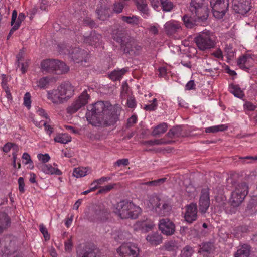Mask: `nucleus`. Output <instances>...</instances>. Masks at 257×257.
Listing matches in <instances>:
<instances>
[{"label":"nucleus","mask_w":257,"mask_h":257,"mask_svg":"<svg viewBox=\"0 0 257 257\" xmlns=\"http://www.w3.org/2000/svg\"><path fill=\"white\" fill-rule=\"evenodd\" d=\"M112 38L120 44L121 51L124 54L135 56L140 54L142 47L139 45L135 39L124 31L116 29L113 31Z\"/></svg>","instance_id":"nucleus-1"},{"label":"nucleus","mask_w":257,"mask_h":257,"mask_svg":"<svg viewBox=\"0 0 257 257\" xmlns=\"http://www.w3.org/2000/svg\"><path fill=\"white\" fill-rule=\"evenodd\" d=\"M142 209L132 201L122 200L116 204L113 212L120 218L137 219L142 212Z\"/></svg>","instance_id":"nucleus-2"},{"label":"nucleus","mask_w":257,"mask_h":257,"mask_svg":"<svg viewBox=\"0 0 257 257\" xmlns=\"http://www.w3.org/2000/svg\"><path fill=\"white\" fill-rule=\"evenodd\" d=\"M112 105L108 101H98L94 105L89 106L86 114L87 120L94 124L95 121L100 119L108 110H111Z\"/></svg>","instance_id":"nucleus-3"},{"label":"nucleus","mask_w":257,"mask_h":257,"mask_svg":"<svg viewBox=\"0 0 257 257\" xmlns=\"http://www.w3.org/2000/svg\"><path fill=\"white\" fill-rule=\"evenodd\" d=\"M189 10L195 20L204 21L208 18L209 10L205 0H191Z\"/></svg>","instance_id":"nucleus-4"},{"label":"nucleus","mask_w":257,"mask_h":257,"mask_svg":"<svg viewBox=\"0 0 257 257\" xmlns=\"http://www.w3.org/2000/svg\"><path fill=\"white\" fill-rule=\"evenodd\" d=\"M248 193V187L244 182L236 185L235 189L231 193L229 203L234 208L238 207L244 201Z\"/></svg>","instance_id":"nucleus-5"},{"label":"nucleus","mask_w":257,"mask_h":257,"mask_svg":"<svg viewBox=\"0 0 257 257\" xmlns=\"http://www.w3.org/2000/svg\"><path fill=\"white\" fill-rule=\"evenodd\" d=\"M195 42L198 48L202 51L214 48L216 44L214 36L209 31L199 33L195 38Z\"/></svg>","instance_id":"nucleus-6"},{"label":"nucleus","mask_w":257,"mask_h":257,"mask_svg":"<svg viewBox=\"0 0 257 257\" xmlns=\"http://www.w3.org/2000/svg\"><path fill=\"white\" fill-rule=\"evenodd\" d=\"M111 110H108L97 123L103 126H108L114 124L119 119L121 109L118 106H112Z\"/></svg>","instance_id":"nucleus-7"},{"label":"nucleus","mask_w":257,"mask_h":257,"mask_svg":"<svg viewBox=\"0 0 257 257\" xmlns=\"http://www.w3.org/2000/svg\"><path fill=\"white\" fill-rule=\"evenodd\" d=\"M210 5L213 16L220 19L223 17L229 7V0H211Z\"/></svg>","instance_id":"nucleus-8"},{"label":"nucleus","mask_w":257,"mask_h":257,"mask_svg":"<svg viewBox=\"0 0 257 257\" xmlns=\"http://www.w3.org/2000/svg\"><path fill=\"white\" fill-rule=\"evenodd\" d=\"M89 95L86 90H84L81 95L67 107V112L69 114H73L79 109L84 107L88 102Z\"/></svg>","instance_id":"nucleus-9"},{"label":"nucleus","mask_w":257,"mask_h":257,"mask_svg":"<svg viewBox=\"0 0 257 257\" xmlns=\"http://www.w3.org/2000/svg\"><path fill=\"white\" fill-rule=\"evenodd\" d=\"M117 252L122 257H138L139 249L135 244L124 243L117 249Z\"/></svg>","instance_id":"nucleus-10"},{"label":"nucleus","mask_w":257,"mask_h":257,"mask_svg":"<svg viewBox=\"0 0 257 257\" xmlns=\"http://www.w3.org/2000/svg\"><path fill=\"white\" fill-rule=\"evenodd\" d=\"M232 9L235 13L244 15L250 10V0H232Z\"/></svg>","instance_id":"nucleus-11"},{"label":"nucleus","mask_w":257,"mask_h":257,"mask_svg":"<svg viewBox=\"0 0 257 257\" xmlns=\"http://www.w3.org/2000/svg\"><path fill=\"white\" fill-rule=\"evenodd\" d=\"M175 224L168 218H163L160 220L159 229L161 232L166 236H171L175 232Z\"/></svg>","instance_id":"nucleus-12"},{"label":"nucleus","mask_w":257,"mask_h":257,"mask_svg":"<svg viewBox=\"0 0 257 257\" xmlns=\"http://www.w3.org/2000/svg\"><path fill=\"white\" fill-rule=\"evenodd\" d=\"M210 206V196L208 188L202 189L199 201V210L202 213H204Z\"/></svg>","instance_id":"nucleus-13"},{"label":"nucleus","mask_w":257,"mask_h":257,"mask_svg":"<svg viewBox=\"0 0 257 257\" xmlns=\"http://www.w3.org/2000/svg\"><path fill=\"white\" fill-rule=\"evenodd\" d=\"M164 30L169 36H173L182 30L181 23L175 20L167 21L164 25Z\"/></svg>","instance_id":"nucleus-14"},{"label":"nucleus","mask_w":257,"mask_h":257,"mask_svg":"<svg viewBox=\"0 0 257 257\" xmlns=\"http://www.w3.org/2000/svg\"><path fill=\"white\" fill-rule=\"evenodd\" d=\"M47 98L55 104H60L66 101L58 87L47 92Z\"/></svg>","instance_id":"nucleus-15"},{"label":"nucleus","mask_w":257,"mask_h":257,"mask_svg":"<svg viewBox=\"0 0 257 257\" xmlns=\"http://www.w3.org/2000/svg\"><path fill=\"white\" fill-rule=\"evenodd\" d=\"M153 227V222L151 219L148 218L139 220L134 225V230L145 232L152 229Z\"/></svg>","instance_id":"nucleus-16"},{"label":"nucleus","mask_w":257,"mask_h":257,"mask_svg":"<svg viewBox=\"0 0 257 257\" xmlns=\"http://www.w3.org/2000/svg\"><path fill=\"white\" fill-rule=\"evenodd\" d=\"M58 88L66 101L74 94V87L69 82L62 83Z\"/></svg>","instance_id":"nucleus-17"},{"label":"nucleus","mask_w":257,"mask_h":257,"mask_svg":"<svg viewBox=\"0 0 257 257\" xmlns=\"http://www.w3.org/2000/svg\"><path fill=\"white\" fill-rule=\"evenodd\" d=\"M197 209L196 204H190L187 206L184 216L185 220L189 223H192L197 219Z\"/></svg>","instance_id":"nucleus-18"},{"label":"nucleus","mask_w":257,"mask_h":257,"mask_svg":"<svg viewBox=\"0 0 257 257\" xmlns=\"http://www.w3.org/2000/svg\"><path fill=\"white\" fill-rule=\"evenodd\" d=\"M87 52L83 49L79 48H74L71 53V58L75 63H80L83 61L86 62Z\"/></svg>","instance_id":"nucleus-19"},{"label":"nucleus","mask_w":257,"mask_h":257,"mask_svg":"<svg viewBox=\"0 0 257 257\" xmlns=\"http://www.w3.org/2000/svg\"><path fill=\"white\" fill-rule=\"evenodd\" d=\"M101 1H104V0H101L100 3H102ZM96 13L98 18L102 21L106 20L110 16L109 7L106 5H102V4L97 7Z\"/></svg>","instance_id":"nucleus-20"},{"label":"nucleus","mask_w":257,"mask_h":257,"mask_svg":"<svg viewBox=\"0 0 257 257\" xmlns=\"http://www.w3.org/2000/svg\"><path fill=\"white\" fill-rule=\"evenodd\" d=\"M38 167L40 170L46 174L60 175L62 172L58 168L53 167L50 164H39Z\"/></svg>","instance_id":"nucleus-21"},{"label":"nucleus","mask_w":257,"mask_h":257,"mask_svg":"<svg viewBox=\"0 0 257 257\" xmlns=\"http://www.w3.org/2000/svg\"><path fill=\"white\" fill-rule=\"evenodd\" d=\"M136 5L138 10L143 18L147 19L150 16V11L145 0H136Z\"/></svg>","instance_id":"nucleus-22"},{"label":"nucleus","mask_w":257,"mask_h":257,"mask_svg":"<svg viewBox=\"0 0 257 257\" xmlns=\"http://www.w3.org/2000/svg\"><path fill=\"white\" fill-rule=\"evenodd\" d=\"M11 219L4 212H0V234L6 231L11 225Z\"/></svg>","instance_id":"nucleus-23"},{"label":"nucleus","mask_w":257,"mask_h":257,"mask_svg":"<svg viewBox=\"0 0 257 257\" xmlns=\"http://www.w3.org/2000/svg\"><path fill=\"white\" fill-rule=\"evenodd\" d=\"M57 60L46 59L42 61L41 67L43 71L52 72L56 70Z\"/></svg>","instance_id":"nucleus-24"},{"label":"nucleus","mask_w":257,"mask_h":257,"mask_svg":"<svg viewBox=\"0 0 257 257\" xmlns=\"http://www.w3.org/2000/svg\"><path fill=\"white\" fill-rule=\"evenodd\" d=\"M251 246L247 244L240 245L234 254V257H248L251 252Z\"/></svg>","instance_id":"nucleus-25"},{"label":"nucleus","mask_w":257,"mask_h":257,"mask_svg":"<svg viewBox=\"0 0 257 257\" xmlns=\"http://www.w3.org/2000/svg\"><path fill=\"white\" fill-rule=\"evenodd\" d=\"M147 241L152 245L156 246L162 242V237L161 234L154 232L149 234L146 238Z\"/></svg>","instance_id":"nucleus-26"},{"label":"nucleus","mask_w":257,"mask_h":257,"mask_svg":"<svg viewBox=\"0 0 257 257\" xmlns=\"http://www.w3.org/2000/svg\"><path fill=\"white\" fill-rule=\"evenodd\" d=\"M101 35L95 31H91L89 36H84V42L90 45H95L101 39Z\"/></svg>","instance_id":"nucleus-27"},{"label":"nucleus","mask_w":257,"mask_h":257,"mask_svg":"<svg viewBox=\"0 0 257 257\" xmlns=\"http://www.w3.org/2000/svg\"><path fill=\"white\" fill-rule=\"evenodd\" d=\"M257 211V198H253L249 201L245 213L246 216L254 215Z\"/></svg>","instance_id":"nucleus-28"},{"label":"nucleus","mask_w":257,"mask_h":257,"mask_svg":"<svg viewBox=\"0 0 257 257\" xmlns=\"http://www.w3.org/2000/svg\"><path fill=\"white\" fill-rule=\"evenodd\" d=\"M77 257H97V250L90 247H85L77 251Z\"/></svg>","instance_id":"nucleus-29"},{"label":"nucleus","mask_w":257,"mask_h":257,"mask_svg":"<svg viewBox=\"0 0 257 257\" xmlns=\"http://www.w3.org/2000/svg\"><path fill=\"white\" fill-rule=\"evenodd\" d=\"M127 70L126 68H122L121 69L114 70L111 72L109 75V77L112 81L119 80L122 78V76L127 72Z\"/></svg>","instance_id":"nucleus-30"},{"label":"nucleus","mask_w":257,"mask_h":257,"mask_svg":"<svg viewBox=\"0 0 257 257\" xmlns=\"http://www.w3.org/2000/svg\"><path fill=\"white\" fill-rule=\"evenodd\" d=\"M98 213L97 211V208L95 209L89 210L85 213L84 218L90 222H98Z\"/></svg>","instance_id":"nucleus-31"},{"label":"nucleus","mask_w":257,"mask_h":257,"mask_svg":"<svg viewBox=\"0 0 257 257\" xmlns=\"http://www.w3.org/2000/svg\"><path fill=\"white\" fill-rule=\"evenodd\" d=\"M168 124L166 123H162L156 126L152 132L153 136H158L164 133L167 130Z\"/></svg>","instance_id":"nucleus-32"},{"label":"nucleus","mask_w":257,"mask_h":257,"mask_svg":"<svg viewBox=\"0 0 257 257\" xmlns=\"http://www.w3.org/2000/svg\"><path fill=\"white\" fill-rule=\"evenodd\" d=\"M249 59V56L246 55L239 57L237 60L238 66H239L241 69L247 71L249 68V65H248Z\"/></svg>","instance_id":"nucleus-33"},{"label":"nucleus","mask_w":257,"mask_h":257,"mask_svg":"<svg viewBox=\"0 0 257 257\" xmlns=\"http://www.w3.org/2000/svg\"><path fill=\"white\" fill-rule=\"evenodd\" d=\"M182 127L180 126H176L169 130L167 136L170 138L178 137L182 136Z\"/></svg>","instance_id":"nucleus-34"},{"label":"nucleus","mask_w":257,"mask_h":257,"mask_svg":"<svg viewBox=\"0 0 257 257\" xmlns=\"http://www.w3.org/2000/svg\"><path fill=\"white\" fill-rule=\"evenodd\" d=\"M121 19L123 21L133 26L138 25L140 23V18L137 16L132 17L123 16L121 17Z\"/></svg>","instance_id":"nucleus-35"},{"label":"nucleus","mask_w":257,"mask_h":257,"mask_svg":"<svg viewBox=\"0 0 257 257\" xmlns=\"http://www.w3.org/2000/svg\"><path fill=\"white\" fill-rule=\"evenodd\" d=\"M57 66L56 70L55 71L57 74H63L67 73L69 70V68L66 64L63 62L57 60Z\"/></svg>","instance_id":"nucleus-36"},{"label":"nucleus","mask_w":257,"mask_h":257,"mask_svg":"<svg viewBox=\"0 0 257 257\" xmlns=\"http://www.w3.org/2000/svg\"><path fill=\"white\" fill-rule=\"evenodd\" d=\"M149 202L150 205L148 204L150 207L156 211V209H158L159 207L160 206V199L156 195H152L149 197Z\"/></svg>","instance_id":"nucleus-37"},{"label":"nucleus","mask_w":257,"mask_h":257,"mask_svg":"<svg viewBox=\"0 0 257 257\" xmlns=\"http://www.w3.org/2000/svg\"><path fill=\"white\" fill-rule=\"evenodd\" d=\"M171 209V207L169 204L164 203L162 204L161 208L159 206L158 209H156V212L160 216H165L167 215Z\"/></svg>","instance_id":"nucleus-38"},{"label":"nucleus","mask_w":257,"mask_h":257,"mask_svg":"<svg viewBox=\"0 0 257 257\" xmlns=\"http://www.w3.org/2000/svg\"><path fill=\"white\" fill-rule=\"evenodd\" d=\"M228 128L225 124H220L218 125L212 126L205 128L206 133H217L218 132L224 131Z\"/></svg>","instance_id":"nucleus-39"},{"label":"nucleus","mask_w":257,"mask_h":257,"mask_svg":"<svg viewBox=\"0 0 257 257\" xmlns=\"http://www.w3.org/2000/svg\"><path fill=\"white\" fill-rule=\"evenodd\" d=\"M17 12L14 10L13 11L11 24L13 27H15L16 29H18L20 26L21 23L23 21L20 20L19 18H17Z\"/></svg>","instance_id":"nucleus-40"},{"label":"nucleus","mask_w":257,"mask_h":257,"mask_svg":"<svg viewBox=\"0 0 257 257\" xmlns=\"http://www.w3.org/2000/svg\"><path fill=\"white\" fill-rule=\"evenodd\" d=\"M229 88L230 92L235 97L239 98L243 97V93L238 85H231Z\"/></svg>","instance_id":"nucleus-41"},{"label":"nucleus","mask_w":257,"mask_h":257,"mask_svg":"<svg viewBox=\"0 0 257 257\" xmlns=\"http://www.w3.org/2000/svg\"><path fill=\"white\" fill-rule=\"evenodd\" d=\"M71 140V138L69 136L66 134H61L56 136L54 141L56 142L62 144H66Z\"/></svg>","instance_id":"nucleus-42"},{"label":"nucleus","mask_w":257,"mask_h":257,"mask_svg":"<svg viewBox=\"0 0 257 257\" xmlns=\"http://www.w3.org/2000/svg\"><path fill=\"white\" fill-rule=\"evenodd\" d=\"M127 1L128 0H120L119 2H115L113 4V11L117 14L121 13L124 7L123 1Z\"/></svg>","instance_id":"nucleus-43"},{"label":"nucleus","mask_w":257,"mask_h":257,"mask_svg":"<svg viewBox=\"0 0 257 257\" xmlns=\"http://www.w3.org/2000/svg\"><path fill=\"white\" fill-rule=\"evenodd\" d=\"M170 141H165L163 139H155L154 140H148L145 141L143 142L144 145L149 144L151 146L154 145H160L163 144H169Z\"/></svg>","instance_id":"nucleus-44"},{"label":"nucleus","mask_w":257,"mask_h":257,"mask_svg":"<svg viewBox=\"0 0 257 257\" xmlns=\"http://www.w3.org/2000/svg\"><path fill=\"white\" fill-rule=\"evenodd\" d=\"M166 180V178H163L157 180H155L151 181H148L142 183L141 184V185H147V186H158L162 184Z\"/></svg>","instance_id":"nucleus-45"},{"label":"nucleus","mask_w":257,"mask_h":257,"mask_svg":"<svg viewBox=\"0 0 257 257\" xmlns=\"http://www.w3.org/2000/svg\"><path fill=\"white\" fill-rule=\"evenodd\" d=\"M250 227L246 225H242L236 227L234 229V233L235 235H239L240 234L247 233L249 231Z\"/></svg>","instance_id":"nucleus-46"},{"label":"nucleus","mask_w":257,"mask_h":257,"mask_svg":"<svg viewBox=\"0 0 257 257\" xmlns=\"http://www.w3.org/2000/svg\"><path fill=\"white\" fill-rule=\"evenodd\" d=\"M50 82V78L48 77H44L37 81V86L40 88H45Z\"/></svg>","instance_id":"nucleus-47"},{"label":"nucleus","mask_w":257,"mask_h":257,"mask_svg":"<svg viewBox=\"0 0 257 257\" xmlns=\"http://www.w3.org/2000/svg\"><path fill=\"white\" fill-rule=\"evenodd\" d=\"M97 211L98 213V222L106 220L108 218L109 213L106 209H101L99 208H97Z\"/></svg>","instance_id":"nucleus-48"},{"label":"nucleus","mask_w":257,"mask_h":257,"mask_svg":"<svg viewBox=\"0 0 257 257\" xmlns=\"http://www.w3.org/2000/svg\"><path fill=\"white\" fill-rule=\"evenodd\" d=\"M161 6L164 11L169 12L173 7V3L168 0H160Z\"/></svg>","instance_id":"nucleus-49"},{"label":"nucleus","mask_w":257,"mask_h":257,"mask_svg":"<svg viewBox=\"0 0 257 257\" xmlns=\"http://www.w3.org/2000/svg\"><path fill=\"white\" fill-rule=\"evenodd\" d=\"M22 159L23 163L27 165H29V168L30 169H32L34 168V165L33 161L31 158L30 155L27 153H24L22 155Z\"/></svg>","instance_id":"nucleus-50"},{"label":"nucleus","mask_w":257,"mask_h":257,"mask_svg":"<svg viewBox=\"0 0 257 257\" xmlns=\"http://www.w3.org/2000/svg\"><path fill=\"white\" fill-rule=\"evenodd\" d=\"M194 251L193 248L189 246H186L181 250V257H191Z\"/></svg>","instance_id":"nucleus-51"},{"label":"nucleus","mask_w":257,"mask_h":257,"mask_svg":"<svg viewBox=\"0 0 257 257\" xmlns=\"http://www.w3.org/2000/svg\"><path fill=\"white\" fill-rule=\"evenodd\" d=\"M131 235L128 232L121 231L118 232L117 238H115V239L117 240L118 241L127 240L131 237Z\"/></svg>","instance_id":"nucleus-52"},{"label":"nucleus","mask_w":257,"mask_h":257,"mask_svg":"<svg viewBox=\"0 0 257 257\" xmlns=\"http://www.w3.org/2000/svg\"><path fill=\"white\" fill-rule=\"evenodd\" d=\"M213 245L212 243L210 242H206L203 243L202 244L201 247V251L202 252H206L207 253H211L213 250Z\"/></svg>","instance_id":"nucleus-53"},{"label":"nucleus","mask_w":257,"mask_h":257,"mask_svg":"<svg viewBox=\"0 0 257 257\" xmlns=\"http://www.w3.org/2000/svg\"><path fill=\"white\" fill-rule=\"evenodd\" d=\"M116 185L115 184H110L103 187H100L97 194H105L109 192Z\"/></svg>","instance_id":"nucleus-54"},{"label":"nucleus","mask_w":257,"mask_h":257,"mask_svg":"<svg viewBox=\"0 0 257 257\" xmlns=\"http://www.w3.org/2000/svg\"><path fill=\"white\" fill-rule=\"evenodd\" d=\"M73 174L76 178H80L85 176L86 175V172L83 168H75L73 170Z\"/></svg>","instance_id":"nucleus-55"},{"label":"nucleus","mask_w":257,"mask_h":257,"mask_svg":"<svg viewBox=\"0 0 257 257\" xmlns=\"http://www.w3.org/2000/svg\"><path fill=\"white\" fill-rule=\"evenodd\" d=\"M182 20L185 26L188 28H192L194 26V23L187 15H184L182 18Z\"/></svg>","instance_id":"nucleus-56"},{"label":"nucleus","mask_w":257,"mask_h":257,"mask_svg":"<svg viewBox=\"0 0 257 257\" xmlns=\"http://www.w3.org/2000/svg\"><path fill=\"white\" fill-rule=\"evenodd\" d=\"M31 96L29 92L26 93L24 97V104L28 109H30L31 107Z\"/></svg>","instance_id":"nucleus-57"},{"label":"nucleus","mask_w":257,"mask_h":257,"mask_svg":"<svg viewBox=\"0 0 257 257\" xmlns=\"http://www.w3.org/2000/svg\"><path fill=\"white\" fill-rule=\"evenodd\" d=\"M157 106V99L156 98H154L152 100V103L149 105H145L144 108L147 111H153L156 109Z\"/></svg>","instance_id":"nucleus-58"},{"label":"nucleus","mask_w":257,"mask_h":257,"mask_svg":"<svg viewBox=\"0 0 257 257\" xmlns=\"http://www.w3.org/2000/svg\"><path fill=\"white\" fill-rule=\"evenodd\" d=\"M164 247L166 250L170 251L175 250L177 248V246L175 242L171 241L165 243Z\"/></svg>","instance_id":"nucleus-59"},{"label":"nucleus","mask_w":257,"mask_h":257,"mask_svg":"<svg viewBox=\"0 0 257 257\" xmlns=\"http://www.w3.org/2000/svg\"><path fill=\"white\" fill-rule=\"evenodd\" d=\"M37 157L38 159L40 161H42V163L41 164H45L46 162H48L50 159V157L48 154H39Z\"/></svg>","instance_id":"nucleus-60"},{"label":"nucleus","mask_w":257,"mask_h":257,"mask_svg":"<svg viewBox=\"0 0 257 257\" xmlns=\"http://www.w3.org/2000/svg\"><path fill=\"white\" fill-rule=\"evenodd\" d=\"M39 229L40 232L43 234L45 240H49L50 239V235L48 232L47 228L43 224H41L39 226Z\"/></svg>","instance_id":"nucleus-61"},{"label":"nucleus","mask_w":257,"mask_h":257,"mask_svg":"<svg viewBox=\"0 0 257 257\" xmlns=\"http://www.w3.org/2000/svg\"><path fill=\"white\" fill-rule=\"evenodd\" d=\"M83 23L86 26H88L90 28L96 27L97 25L95 22L89 17H86L83 20Z\"/></svg>","instance_id":"nucleus-62"},{"label":"nucleus","mask_w":257,"mask_h":257,"mask_svg":"<svg viewBox=\"0 0 257 257\" xmlns=\"http://www.w3.org/2000/svg\"><path fill=\"white\" fill-rule=\"evenodd\" d=\"M111 179L110 177H102L98 179L95 180L91 184V186H93L95 184H97L98 186L101 184L103 182L109 181Z\"/></svg>","instance_id":"nucleus-63"},{"label":"nucleus","mask_w":257,"mask_h":257,"mask_svg":"<svg viewBox=\"0 0 257 257\" xmlns=\"http://www.w3.org/2000/svg\"><path fill=\"white\" fill-rule=\"evenodd\" d=\"M126 104L128 107L130 108H135L136 106V102L135 97L134 96H130L127 98Z\"/></svg>","instance_id":"nucleus-64"}]
</instances>
